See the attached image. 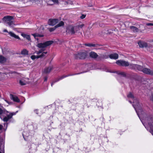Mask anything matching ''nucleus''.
I'll use <instances>...</instances> for the list:
<instances>
[{
  "label": "nucleus",
  "instance_id": "f257e3e1",
  "mask_svg": "<svg viewBox=\"0 0 153 153\" xmlns=\"http://www.w3.org/2000/svg\"><path fill=\"white\" fill-rule=\"evenodd\" d=\"M88 56V52L86 51L78 52L74 55V58L76 59H84Z\"/></svg>",
  "mask_w": 153,
  "mask_h": 153
},
{
  "label": "nucleus",
  "instance_id": "f03ea898",
  "mask_svg": "<svg viewBox=\"0 0 153 153\" xmlns=\"http://www.w3.org/2000/svg\"><path fill=\"white\" fill-rule=\"evenodd\" d=\"M13 19V17L11 16H5L3 19L5 23L10 27H13L14 25L13 22L12 20Z\"/></svg>",
  "mask_w": 153,
  "mask_h": 153
},
{
  "label": "nucleus",
  "instance_id": "7ed1b4c3",
  "mask_svg": "<svg viewBox=\"0 0 153 153\" xmlns=\"http://www.w3.org/2000/svg\"><path fill=\"white\" fill-rule=\"evenodd\" d=\"M53 43V41H48L43 43H38L37 45V46L39 48H44L49 46Z\"/></svg>",
  "mask_w": 153,
  "mask_h": 153
},
{
  "label": "nucleus",
  "instance_id": "20e7f679",
  "mask_svg": "<svg viewBox=\"0 0 153 153\" xmlns=\"http://www.w3.org/2000/svg\"><path fill=\"white\" fill-rule=\"evenodd\" d=\"M75 26L72 25H69L66 27V32L67 35L74 34L75 33Z\"/></svg>",
  "mask_w": 153,
  "mask_h": 153
},
{
  "label": "nucleus",
  "instance_id": "39448f33",
  "mask_svg": "<svg viewBox=\"0 0 153 153\" xmlns=\"http://www.w3.org/2000/svg\"><path fill=\"white\" fill-rule=\"evenodd\" d=\"M68 74L66 75H62V76H59V77L57 78H56L51 83V86H52L56 82L59 81L60 80H61L65 78L66 77H67L74 75L77 74Z\"/></svg>",
  "mask_w": 153,
  "mask_h": 153
},
{
  "label": "nucleus",
  "instance_id": "423d86ee",
  "mask_svg": "<svg viewBox=\"0 0 153 153\" xmlns=\"http://www.w3.org/2000/svg\"><path fill=\"white\" fill-rule=\"evenodd\" d=\"M116 63L117 65L121 66L128 67L129 65V63L128 62L123 60H118Z\"/></svg>",
  "mask_w": 153,
  "mask_h": 153
},
{
  "label": "nucleus",
  "instance_id": "0eeeda50",
  "mask_svg": "<svg viewBox=\"0 0 153 153\" xmlns=\"http://www.w3.org/2000/svg\"><path fill=\"white\" fill-rule=\"evenodd\" d=\"M133 103H134V105H133V106L135 108V109L137 113V115H138L139 117L138 111V109H140V105L139 103V102L138 100H134Z\"/></svg>",
  "mask_w": 153,
  "mask_h": 153
},
{
  "label": "nucleus",
  "instance_id": "6e6552de",
  "mask_svg": "<svg viewBox=\"0 0 153 153\" xmlns=\"http://www.w3.org/2000/svg\"><path fill=\"white\" fill-rule=\"evenodd\" d=\"M59 22V19H50L48 21V24L50 26H54Z\"/></svg>",
  "mask_w": 153,
  "mask_h": 153
},
{
  "label": "nucleus",
  "instance_id": "1a4fd4ad",
  "mask_svg": "<svg viewBox=\"0 0 153 153\" xmlns=\"http://www.w3.org/2000/svg\"><path fill=\"white\" fill-rule=\"evenodd\" d=\"M144 74L153 76V70H151L150 69L143 68L142 71Z\"/></svg>",
  "mask_w": 153,
  "mask_h": 153
},
{
  "label": "nucleus",
  "instance_id": "9d476101",
  "mask_svg": "<svg viewBox=\"0 0 153 153\" xmlns=\"http://www.w3.org/2000/svg\"><path fill=\"white\" fill-rule=\"evenodd\" d=\"M4 32L8 33L10 35V36L12 37H13L16 39H18L19 40H21L19 36H18L16 35L15 34H14L12 32L10 31L9 32H8L6 29H4Z\"/></svg>",
  "mask_w": 153,
  "mask_h": 153
},
{
  "label": "nucleus",
  "instance_id": "9b49d317",
  "mask_svg": "<svg viewBox=\"0 0 153 153\" xmlns=\"http://www.w3.org/2000/svg\"><path fill=\"white\" fill-rule=\"evenodd\" d=\"M89 56L92 58L96 59L98 57V55L95 52L91 51L89 53Z\"/></svg>",
  "mask_w": 153,
  "mask_h": 153
},
{
  "label": "nucleus",
  "instance_id": "f8f14e48",
  "mask_svg": "<svg viewBox=\"0 0 153 153\" xmlns=\"http://www.w3.org/2000/svg\"><path fill=\"white\" fill-rule=\"evenodd\" d=\"M138 44L140 48H146L148 46L147 43L146 42L140 41L138 42Z\"/></svg>",
  "mask_w": 153,
  "mask_h": 153
},
{
  "label": "nucleus",
  "instance_id": "ddd939ff",
  "mask_svg": "<svg viewBox=\"0 0 153 153\" xmlns=\"http://www.w3.org/2000/svg\"><path fill=\"white\" fill-rule=\"evenodd\" d=\"M109 56L111 59H116L118 58V55L117 53H111L109 55Z\"/></svg>",
  "mask_w": 153,
  "mask_h": 153
},
{
  "label": "nucleus",
  "instance_id": "4468645a",
  "mask_svg": "<svg viewBox=\"0 0 153 153\" xmlns=\"http://www.w3.org/2000/svg\"><path fill=\"white\" fill-rule=\"evenodd\" d=\"M53 68V67L52 66L46 67L44 69V72L45 74L51 72Z\"/></svg>",
  "mask_w": 153,
  "mask_h": 153
},
{
  "label": "nucleus",
  "instance_id": "2eb2a0df",
  "mask_svg": "<svg viewBox=\"0 0 153 153\" xmlns=\"http://www.w3.org/2000/svg\"><path fill=\"white\" fill-rule=\"evenodd\" d=\"M21 35L24 38H25L28 41L31 40L30 36V35L26 34L24 33H22Z\"/></svg>",
  "mask_w": 153,
  "mask_h": 153
},
{
  "label": "nucleus",
  "instance_id": "dca6fc26",
  "mask_svg": "<svg viewBox=\"0 0 153 153\" xmlns=\"http://www.w3.org/2000/svg\"><path fill=\"white\" fill-rule=\"evenodd\" d=\"M108 58V57L105 55L100 54L99 56L98 55V57L97 58L98 60H100L102 59H107Z\"/></svg>",
  "mask_w": 153,
  "mask_h": 153
},
{
  "label": "nucleus",
  "instance_id": "f3484780",
  "mask_svg": "<svg viewBox=\"0 0 153 153\" xmlns=\"http://www.w3.org/2000/svg\"><path fill=\"white\" fill-rule=\"evenodd\" d=\"M7 61V59L1 55H0V63H3Z\"/></svg>",
  "mask_w": 153,
  "mask_h": 153
},
{
  "label": "nucleus",
  "instance_id": "a211bd4d",
  "mask_svg": "<svg viewBox=\"0 0 153 153\" xmlns=\"http://www.w3.org/2000/svg\"><path fill=\"white\" fill-rule=\"evenodd\" d=\"M29 51L25 49H23L21 51V54L24 56H26L28 55Z\"/></svg>",
  "mask_w": 153,
  "mask_h": 153
},
{
  "label": "nucleus",
  "instance_id": "6ab92c4d",
  "mask_svg": "<svg viewBox=\"0 0 153 153\" xmlns=\"http://www.w3.org/2000/svg\"><path fill=\"white\" fill-rule=\"evenodd\" d=\"M143 68V66L136 64L135 70H137L139 71H142Z\"/></svg>",
  "mask_w": 153,
  "mask_h": 153
},
{
  "label": "nucleus",
  "instance_id": "aec40b11",
  "mask_svg": "<svg viewBox=\"0 0 153 153\" xmlns=\"http://www.w3.org/2000/svg\"><path fill=\"white\" fill-rule=\"evenodd\" d=\"M130 28L134 32H137L139 31V29L137 27L131 26L130 27Z\"/></svg>",
  "mask_w": 153,
  "mask_h": 153
},
{
  "label": "nucleus",
  "instance_id": "412c9836",
  "mask_svg": "<svg viewBox=\"0 0 153 153\" xmlns=\"http://www.w3.org/2000/svg\"><path fill=\"white\" fill-rule=\"evenodd\" d=\"M84 45L86 46H88L89 47H96L97 44H92L91 43H85L84 44Z\"/></svg>",
  "mask_w": 153,
  "mask_h": 153
},
{
  "label": "nucleus",
  "instance_id": "4be33fe9",
  "mask_svg": "<svg viewBox=\"0 0 153 153\" xmlns=\"http://www.w3.org/2000/svg\"><path fill=\"white\" fill-rule=\"evenodd\" d=\"M130 69L132 70H135L136 64H129V65H128Z\"/></svg>",
  "mask_w": 153,
  "mask_h": 153
},
{
  "label": "nucleus",
  "instance_id": "5701e85b",
  "mask_svg": "<svg viewBox=\"0 0 153 153\" xmlns=\"http://www.w3.org/2000/svg\"><path fill=\"white\" fill-rule=\"evenodd\" d=\"M10 98L13 100L14 101L19 102V100L17 96H11Z\"/></svg>",
  "mask_w": 153,
  "mask_h": 153
},
{
  "label": "nucleus",
  "instance_id": "b1692460",
  "mask_svg": "<svg viewBox=\"0 0 153 153\" xmlns=\"http://www.w3.org/2000/svg\"><path fill=\"white\" fill-rule=\"evenodd\" d=\"M64 23L63 22L61 21L58 24L56 25V26L57 27L62 26H64Z\"/></svg>",
  "mask_w": 153,
  "mask_h": 153
},
{
  "label": "nucleus",
  "instance_id": "393cba45",
  "mask_svg": "<svg viewBox=\"0 0 153 153\" xmlns=\"http://www.w3.org/2000/svg\"><path fill=\"white\" fill-rule=\"evenodd\" d=\"M56 28L57 27L56 25L54 27L49 28V30L50 32H52L54 31Z\"/></svg>",
  "mask_w": 153,
  "mask_h": 153
},
{
  "label": "nucleus",
  "instance_id": "a878e982",
  "mask_svg": "<svg viewBox=\"0 0 153 153\" xmlns=\"http://www.w3.org/2000/svg\"><path fill=\"white\" fill-rule=\"evenodd\" d=\"M65 3H66V4H73V1L71 0H68L67 1H65Z\"/></svg>",
  "mask_w": 153,
  "mask_h": 153
},
{
  "label": "nucleus",
  "instance_id": "bb28decb",
  "mask_svg": "<svg viewBox=\"0 0 153 153\" xmlns=\"http://www.w3.org/2000/svg\"><path fill=\"white\" fill-rule=\"evenodd\" d=\"M119 75H122L123 77H126V74L123 72H120L118 74Z\"/></svg>",
  "mask_w": 153,
  "mask_h": 153
},
{
  "label": "nucleus",
  "instance_id": "cd10ccee",
  "mask_svg": "<svg viewBox=\"0 0 153 153\" xmlns=\"http://www.w3.org/2000/svg\"><path fill=\"white\" fill-rule=\"evenodd\" d=\"M45 50V49H43V48H42L39 50V51H38L37 53V54H39L41 53H42Z\"/></svg>",
  "mask_w": 153,
  "mask_h": 153
},
{
  "label": "nucleus",
  "instance_id": "c85d7f7f",
  "mask_svg": "<svg viewBox=\"0 0 153 153\" xmlns=\"http://www.w3.org/2000/svg\"><path fill=\"white\" fill-rule=\"evenodd\" d=\"M86 14H82L81 16L80 17V18L81 19H83L86 17Z\"/></svg>",
  "mask_w": 153,
  "mask_h": 153
},
{
  "label": "nucleus",
  "instance_id": "c756f323",
  "mask_svg": "<svg viewBox=\"0 0 153 153\" xmlns=\"http://www.w3.org/2000/svg\"><path fill=\"white\" fill-rule=\"evenodd\" d=\"M5 113V111H4L0 108V117L1 115Z\"/></svg>",
  "mask_w": 153,
  "mask_h": 153
},
{
  "label": "nucleus",
  "instance_id": "7c9ffc66",
  "mask_svg": "<svg viewBox=\"0 0 153 153\" xmlns=\"http://www.w3.org/2000/svg\"><path fill=\"white\" fill-rule=\"evenodd\" d=\"M19 84L22 85H25V84L24 82L22 80H19Z\"/></svg>",
  "mask_w": 153,
  "mask_h": 153
},
{
  "label": "nucleus",
  "instance_id": "2f4dec72",
  "mask_svg": "<svg viewBox=\"0 0 153 153\" xmlns=\"http://www.w3.org/2000/svg\"><path fill=\"white\" fill-rule=\"evenodd\" d=\"M84 26V24H82L81 25H78L77 26V27L78 28H82Z\"/></svg>",
  "mask_w": 153,
  "mask_h": 153
},
{
  "label": "nucleus",
  "instance_id": "473e14b6",
  "mask_svg": "<svg viewBox=\"0 0 153 153\" xmlns=\"http://www.w3.org/2000/svg\"><path fill=\"white\" fill-rule=\"evenodd\" d=\"M13 115V114H10L9 115H8L7 116V117L8 118V119H10L12 117V116Z\"/></svg>",
  "mask_w": 153,
  "mask_h": 153
},
{
  "label": "nucleus",
  "instance_id": "72a5a7b5",
  "mask_svg": "<svg viewBox=\"0 0 153 153\" xmlns=\"http://www.w3.org/2000/svg\"><path fill=\"white\" fill-rule=\"evenodd\" d=\"M31 58L32 60H34L35 59H36V56L34 55H32L30 57Z\"/></svg>",
  "mask_w": 153,
  "mask_h": 153
},
{
  "label": "nucleus",
  "instance_id": "f704fd0d",
  "mask_svg": "<svg viewBox=\"0 0 153 153\" xmlns=\"http://www.w3.org/2000/svg\"><path fill=\"white\" fill-rule=\"evenodd\" d=\"M9 119H8V118H7V117H5L4 119H3V120L4 121H7Z\"/></svg>",
  "mask_w": 153,
  "mask_h": 153
},
{
  "label": "nucleus",
  "instance_id": "c9c22d12",
  "mask_svg": "<svg viewBox=\"0 0 153 153\" xmlns=\"http://www.w3.org/2000/svg\"><path fill=\"white\" fill-rule=\"evenodd\" d=\"M40 56L41 58L44 57H45V54H44L43 53H42L40 55Z\"/></svg>",
  "mask_w": 153,
  "mask_h": 153
},
{
  "label": "nucleus",
  "instance_id": "e433bc0d",
  "mask_svg": "<svg viewBox=\"0 0 153 153\" xmlns=\"http://www.w3.org/2000/svg\"><path fill=\"white\" fill-rule=\"evenodd\" d=\"M53 2L55 3H58V0H51Z\"/></svg>",
  "mask_w": 153,
  "mask_h": 153
},
{
  "label": "nucleus",
  "instance_id": "4c0bfd02",
  "mask_svg": "<svg viewBox=\"0 0 153 153\" xmlns=\"http://www.w3.org/2000/svg\"><path fill=\"white\" fill-rule=\"evenodd\" d=\"M36 36H37V37H43L44 36L43 35L38 34H37V35H36Z\"/></svg>",
  "mask_w": 153,
  "mask_h": 153
},
{
  "label": "nucleus",
  "instance_id": "58836bf2",
  "mask_svg": "<svg viewBox=\"0 0 153 153\" xmlns=\"http://www.w3.org/2000/svg\"><path fill=\"white\" fill-rule=\"evenodd\" d=\"M127 96H133V95L131 92H130Z\"/></svg>",
  "mask_w": 153,
  "mask_h": 153
},
{
  "label": "nucleus",
  "instance_id": "ea45409f",
  "mask_svg": "<svg viewBox=\"0 0 153 153\" xmlns=\"http://www.w3.org/2000/svg\"><path fill=\"white\" fill-rule=\"evenodd\" d=\"M40 58H41L40 55L36 56V58L38 59Z\"/></svg>",
  "mask_w": 153,
  "mask_h": 153
},
{
  "label": "nucleus",
  "instance_id": "a19ab883",
  "mask_svg": "<svg viewBox=\"0 0 153 153\" xmlns=\"http://www.w3.org/2000/svg\"><path fill=\"white\" fill-rule=\"evenodd\" d=\"M147 25L153 26V24L151 23H148L147 24Z\"/></svg>",
  "mask_w": 153,
  "mask_h": 153
},
{
  "label": "nucleus",
  "instance_id": "79ce46f5",
  "mask_svg": "<svg viewBox=\"0 0 153 153\" xmlns=\"http://www.w3.org/2000/svg\"><path fill=\"white\" fill-rule=\"evenodd\" d=\"M47 80V77H44V81H46Z\"/></svg>",
  "mask_w": 153,
  "mask_h": 153
},
{
  "label": "nucleus",
  "instance_id": "37998d69",
  "mask_svg": "<svg viewBox=\"0 0 153 153\" xmlns=\"http://www.w3.org/2000/svg\"><path fill=\"white\" fill-rule=\"evenodd\" d=\"M33 36H34V37L35 38V37L36 36V34H35V33H34V34H32Z\"/></svg>",
  "mask_w": 153,
  "mask_h": 153
},
{
  "label": "nucleus",
  "instance_id": "c03bdc74",
  "mask_svg": "<svg viewBox=\"0 0 153 153\" xmlns=\"http://www.w3.org/2000/svg\"><path fill=\"white\" fill-rule=\"evenodd\" d=\"M3 127V126L2 125H0V130H1Z\"/></svg>",
  "mask_w": 153,
  "mask_h": 153
},
{
  "label": "nucleus",
  "instance_id": "a18cd8bd",
  "mask_svg": "<svg viewBox=\"0 0 153 153\" xmlns=\"http://www.w3.org/2000/svg\"><path fill=\"white\" fill-rule=\"evenodd\" d=\"M151 100L153 101V96H151L150 98Z\"/></svg>",
  "mask_w": 153,
  "mask_h": 153
},
{
  "label": "nucleus",
  "instance_id": "49530a36",
  "mask_svg": "<svg viewBox=\"0 0 153 153\" xmlns=\"http://www.w3.org/2000/svg\"><path fill=\"white\" fill-rule=\"evenodd\" d=\"M43 53L45 54H45H47L48 52H47V51H46V52H43Z\"/></svg>",
  "mask_w": 153,
  "mask_h": 153
},
{
  "label": "nucleus",
  "instance_id": "de8ad7c7",
  "mask_svg": "<svg viewBox=\"0 0 153 153\" xmlns=\"http://www.w3.org/2000/svg\"><path fill=\"white\" fill-rule=\"evenodd\" d=\"M35 2H36L37 1H39V0H33Z\"/></svg>",
  "mask_w": 153,
  "mask_h": 153
},
{
  "label": "nucleus",
  "instance_id": "09e8293b",
  "mask_svg": "<svg viewBox=\"0 0 153 153\" xmlns=\"http://www.w3.org/2000/svg\"><path fill=\"white\" fill-rule=\"evenodd\" d=\"M130 97H131V98L133 99L134 98V96H130Z\"/></svg>",
  "mask_w": 153,
  "mask_h": 153
},
{
  "label": "nucleus",
  "instance_id": "8fccbe9b",
  "mask_svg": "<svg viewBox=\"0 0 153 153\" xmlns=\"http://www.w3.org/2000/svg\"><path fill=\"white\" fill-rule=\"evenodd\" d=\"M10 96H14V95H13V94H10Z\"/></svg>",
  "mask_w": 153,
  "mask_h": 153
},
{
  "label": "nucleus",
  "instance_id": "3c124183",
  "mask_svg": "<svg viewBox=\"0 0 153 153\" xmlns=\"http://www.w3.org/2000/svg\"><path fill=\"white\" fill-rule=\"evenodd\" d=\"M150 132L153 135V132H151V131Z\"/></svg>",
  "mask_w": 153,
  "mask_h": 153
},
{
  "label": "nucleus",
  "instance_id": "603ef678",
  "mask_svg": "<svg viewBox=\"0 0 153 153\" xmlns=\"http://www.w3.org/2000/svg\"><path fill=\"white\" fill-rule=\"evenodd\" d=\"M0 153H1V152L0 151Z\"/></svg>",
  "mask_w": 153,
  "mask_h": 153
},
{
  "label": "nucleus",
  "instance_id": "864d4df0",
  "mask_svg": "<svg viewBox=\"0 0 153 153\" xmlns=\"http://www.w3.org/2000/svg\"><path fill=\"white\" fill-rule=\"evenodd\" d=\"M152 96H153V94H152Z\"/></svg>",
  "mask_w": 153,
  "mask_h": 153
}]
</instances>
